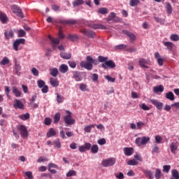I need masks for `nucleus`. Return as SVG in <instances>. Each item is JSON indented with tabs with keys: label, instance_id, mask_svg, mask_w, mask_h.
I'll use <instances>...</instances> for the list:
<instances>
[{
	"label": "nucleus",
	"instance_id": "nucleus-1",
	"mask_svg": "<svg viewBox=\"0 0 179 179\" xmlns=\"http://www.w3.org/2000/svg\"><path fill=\"white\" fill-rule=\"evenodd\" d=\"M93 64L94 65H99V61L93 59L92 56H87L86 61H82L80 63V66L85 68L87 71H92V69H93Z\"/></svg>",
	"mask_w": 179,
	"mask_h": 179
},
{
	"label": "nucleus",
	"instance_id": "nucleus-2",
	"mask_svg": "<svg viewBox=\"0 0 179 179\" xmlns=\"http://www.w3.org/2000/svg\"><path fill=\"white\" fill-rule=\"evenodd\" d=\"M67 115H66L64 118V122L68 125H73L76 122L75 119L72 118L71 113L69 110H66Z\"/></svg>",
	"mask_w": 179,
	"mask_h": 179
},
{
	"label": "nucleus",
	"instance_id": "nucleus-3",
	"mask_svg": "<svg viewBox=\"0 0 179 179\" xmlns=\"http://www.w3.org/2000/svg\"><path fill=\"white\" fill-rule=\"evenodd\" d=\"M149 141H150V138L143 136L142 138L138 137L136 139L135 142H136V144L138 145V146H141V145H146V143H148Z\"/></svg>",
	"mask_w": 179,
	"mask_h": 179
},
{
	"label": "nucleus",
	"instance_id": "nucleus-4",
	"mask_svg": "<svg viewBox=\"0 0 179 179\" xmlns=\"http://www.w3.org/2000/svg\"><path fill=\"white\" fill-rule=\"evenodd\" d=\"M115 164V158H108L102 161L101 165L103 167H110L111 166H114Z\"/></svg>",
	"mask_w": 179,
	"mask_h": 179
},
{
	"label": "nucleus",
	"instance_id": "nucleus-5",
	"mask_svg": "<svg viewBox=\"0 0 179 179\" xmlns=\"http://www.w3.org/2000/svg\"><path fill=\"white\" fill-rule=\"evenodd\" d=\"M80 33H82V34H83V36H85L89 38H93L96 36V33L92 30L83 29H80Z\"/></svg>",
	"mask_w": 179,
	"mask_h": 179
},
{
	"label": "nucleus",
	"instance_id": "nucleus-6",
	"mask_svg": "<svg viewBox=\"0 0 179 179\" xmlns=\"http://www.w3.org/2000/svg\"><path fill=\"white\" fill-rule=\"evenodd\" d=\"M12 10L13 13H15V15L18 16V17H21V19H23V17H24V15H23V12L22 11L20 7L17 6H13Z\"/></svg>",
	"mask_w": 179,
	"mask_h": 179
},
{
	"label": "nucleus",
	"instance_id": "nucleus-7",
	"mask_svg": "<svg viewBox=\"0 0 179 179\" xmlns=\"http://www.w3.org/2000/svg\"><path fill=\"white\" fill-rule=\"evenodd\" d=\"M26 43V40L24 38H18L14 41L13 47L15 51H19V45L20 44H24Z\"/></svg>",
	"mask_w": 179,
	"mask_h": 179
},
{
	"label": "nucleus",
	"instance_id": "nucleus-8",
	"mask_svg": "<svg viewBox=\"0 0 179 179\" xmlns=\"http://www.w3.org/2000/svg\"><path fill=\"white\" fill-rule=\"evenodd\" d=\"M122 33L127 36V37H129L130 40V43H135V40H136V36H135V34H134L132 32H130L127 30H123L122 31Z\"/></svg>",
	"mask_w": 179,
	"mask_h": 179
},
{
	"label": "nucleus",
	"instance_id": "nucleus-9",
	"mask_svg": "<svg viewBox=\"0 0 179 179\" xmlns=\"http://www.w3.org/2000/svg\"><path fill=\"white\" fill-rule=\"evenodd\" d=\"M115 63L113 60H108L101 65V67L103 68V69H108V68L113 69V68H115Z\"/></svg>",
	"mask_w": 179,
	"mask_h": 179
},
{
	"label": "nucleus",
	"instance_id": "nucleus-10",
	"mask_svg": "<svg viewBox=\"0 0 179 179\" xmlns=\"http://www.w3.org/2000/svg\"><path fill=\"white\" fill-rule=\"evenodd\" d=\"M18 129L20 131L21 136L23 138H27V136H29V132H27V128H26V126L20 125Z\"/></svg>",
	"mask_w": 179,
	"mask_h": 179
},
{
	"label": "nucleus",
	"instance_id": "nucleus-11",
	"mask_svg": "<svg viewBox=\"0 0 179 179\" xmlns=\"http://www.w3.org/2000/svg\"><path fill=\"white\" fill-rule=\"evenodd\" d=\"M88 27L94 30H97V29H100L101 30H106L107 27L106 26L101 24H89Z\"/></svg>",
	"mask_w": 179,
	"mask_h": 179
},
{
	"label": "nucleus",
	"instance_id": "nucleus-12",
	"mask_svg": "<svg viewBox=\"0 0 179 179\" xmlns=\"http://www.w3.org/2000/svg\"><path fill=\"white\" fill-rule=\"evenodd\" d=\"M150 101L151 104L156 107L157 110H162L163 108V103L156 99H150Z\"/></svg>",
	"mask_w": 179,
	"mask_h": 179
},
{
	"label": "nucleus",
	"instance_id": "nucleus-13",
	"mask_svg": "<svg viewBox=\"0 0 179 179\" xmlns=\"http://www.w3.org/2000/svg\"><path fill=\"white\" fill-rule=\"evenodd\" d=\"M14 108H19L20 110H22L24 107V104H23V102H22L19 99H15L14 104H13Z\"/></svg>",
	"mask_w": 179,
	"mask_h": 179
},
{
	"label": "nucleus",
	"instance_id": "nucleus-14",
	"mask_svg": "<svg viewBox=\"0 0 179 179\" xmlns=\"http://www.w3.org/2000/svg\"><path fill=\"white\" fill-rule=\"evenodd\" d=\"M72 78L76 80V82H80L83 79L82 76L80 75V72L76 71L73 72Z\"/></svg>",
	"mask_w": 179,
	"mask_h": 179
},
{
	"label": "nucleus",
	"instance_id": "nucleus-15",
	"mask_svg": "<svg viewBox=\"0 0 179 179\" xmlns=\"http://www.w3.org/2000/svg\"><path fill=\"white\" fill-rule=\"evenodd\" d=\"M15 34H13V30H5L4 31V37L6 40H9V38H13Z\"/></svg>",
	"mask_w": 179,
	"mask_h": 179
},
{
	"label": "nucleus",
	"instance_id": "nucleus-16",
	"mask_svg": "<svg viewBox=\"0 0 179 179\" xmlns=\"http://www.w3.org/2000/svg\"><path fill=\"white\" fill-rule=\"evenodd\" d=\"M62 24H76V20H62L59 21Z\"/></svg>",
	"mask_w": 179,
	"mask_h": 179
},
{
	"label": "nucleus",
	"instance_id": "nucleus-17",
	"mask_svg": "<svg viewBox=\"0 0 179 179\" xmlns=\"http://www.w3.org/2000/svg\"><path fill=\"white\" fill-rule=\"evenodd\" d=\"M125 156H132L134 155V148L126 147L124 148Z\"/></svg>",
	"mask_w": 179,
	"mask_h": 179
},
{
	"label": "nucleus",
	"instance_id": "nucleus-18",
	"mask_svg": "<svg viewBox=\"0 0 179 179\" xmlns=\"http://www.w3.org/2000/svg\"><path fill=\"white\" fill-rule=\"evenodd\" d=\"M50 83L52 87H58L59 86V81L57 78H50Z\"/></svg>",
	"mask_w": 179,
	"mask_h": 179
},
{
	"label": "nucleus",
	"instance_id": "nucleus-19",
	"mask_svg": "<svg viewBox=\"0 0 179 179\" xmlns=\"http://www.w3.org/2000/svg\"><path fill=\"white\" fill-rule=\"evenodd\" d=\"M171 152L176 155V151L178 150V143H172L170 144Z\"/></svg>",
	"mask_w": 179,
	"mask_h": 179
},
{
	"label": "nucleus",
	"instance_id": "nucleus-20",
	"mask_svg": "<svg viewBox=\"0 0 179 179\" xmlns=\"http://www.w3.org/2000/svg\"><path fill=\"white\" fill-rule=\"evenodd\" d=\"M138 64L141 66V68H145V69H148L149 66H148V61L145 59H140L138 61Z\"/></svg>",
	"mask_w": 179,
	"mask_h": 179
},
{
	"label": "nucleus",
	"instance_id": "nucleus-21",
	"mask_svg": "<svg viewBox=\"0 0 179 179\" xmlns=\"http://www.w3.org/2000/svg\"><path fill=\"white\" fill-rule=\"evenodd\" d=\"M59 71L62 73H66V72H68V71H69V68L68 67V65L63 64L60 65V66L59 68Z\"/></svg>",
	"mask_w": 179,
	"mask_h": 179
},
{
	"label": "nucleus",
	"instance_id": "nucleus-22",
	"mask_svg": "<svg viewBox=\"0 0 179 179\" xmlns=\"http://www.w3.org/2000/svg\"><path fill=\"white\" fill-rule=\"evenodd\" d=\"M12 92L15 96V97H20L22 96V92L17 89V87L13 86L12 87Z\"/></svg>",
	"mask_w": 179,
	"mask_h": 179
},
{
	"label": "nucleus",
	"instance_id": "nucleus-23",
	"mask_svg": "<svg viewBox=\"0 0 179 179\" xmlns=\"http://www.w3.org/2000/svg\"><path fill=\"white\" fill-rule=\"evenodd\" d=\"M153 92L154 93H162V92H164V87L162 85L155 86L153 88Z\"/></svg>",
	"mask_w": 179,
	"mask_h": 179
},
{
	"label": "nucleus",
	"instance_id": "nucleus-24",
	"mask_svg": "<svg viewBox=\"0 0 179 179\" xmlns=\"http://www.w3.org/2000/svg\"><path fill=\"white\" fill-rule=\"evenodd\" d=\"M0 20L1 23L5 24L8 22V17L6 16V14L4 13H2V11L0 10Z\"/></svg>",
	"mask_w": 179,
	"mask_h": 179
},
{
	"label": "nucleus",
	"instance_id": "nucleus-25",
	"mask_svg": "<svg viewBox=\"0 0 179 179\" xmlns=\"http://www.w3.org/2000/svg\"><path fill=\"white\" fill-rule=\"evenodd\" d=\"M15 69L16 75H17V76H20V70L22 69V66H20V64L17 61H15Z\"/></svg>",
	"mask_w": 179,
	"mask_h": 179
},
{
	"label": "nucleus",
	"instance_id": "nucleus-26",
	"mask_svg": "<svg viewBox=\"0 0 179 179\" xmlns=\"http://www.w3.org/2000/svg\"><path fill=\"white\" fill-rule=\"evenodd\" d=\"M55 135H57V131H55L53 128H50L47 132L46 136L47 138H51L52 136H55Z\"/></svg>",
	"mask_w": 179,
	"mask_h": 179
},
{
	"label": "nucleus",
	"instance_id": "nucleus-27",
	"mask_svg": "<svg viewBox=\"0 0 179 179\" xmlns=\"http://www.w3.org/2000/svg\"><path fill=\"white\" fill-rule=\"evenodd\" d=\"M60 57L61 58H63V59H71V58H72V55L71 53L62 52L60 53Z\"/></svg>",
	"mask_w": 179,
	"mask_h": 179
},
{
	"label": "nucleus",
	"instance_id": "nucleus-28",
	"mask_svg": "<svg viewBox=\"0 0 179 179\" xmlns=\"http://www.w3.org/2000/svg\"><path fill=\"white\" fill-rule=\"evenodd\" d=\"M164 45H165L169 51H173V48H174V43L172 42H164Z\"/></svg>",
	"mask_w": 179,
	"mask_h": 179
},
{
	"label": "nucleus",
	"instance_id": "nucleus-29",
	"mask_svg": "<svg viewBox=\"0 0 179 179\" xmlns=\"http://www.w3.org/2000/svg\"><path fill=\"white\" fill-rule=\"evenodd\" d=\"M48 38L49 40L51 41V43H52V44H55L56 45H58V44H59V38H55L54 37H52V36L51 35H48Z\"/></svg>",
	"mask_w": 179,
	"mask_h": 179
},
{
	"label": "nucleus",
	"instance_id": "nucleus-30",
	"mask_svg": "<svg viewBox=\"0 0 179 179\" xmlns=\"http://www.w3.org/2000/svg\"><path fill=\"white\" fill-rule=\"evenodd\" d=\"M172 176L170 179H179V173L176 169H173L171 171Z\"/></svg>",
	"mask_w": 179,
	"mask_h": 179
},
{
	"label": "nucleus",
	"instance_id": "nucleus-31",
	"mask_svg": "<svg viewBox=\"0 0 179 179\" xmlns=\"http://www.w3.org/2000/svg\"><path fill=\"white\" fill-rule=\"evenodd\" d=\"M18 118L22 120V121H26L30 118V113H27L25 114H22L18 116Z\"/></svg>",
	"mask_w": 179,
	"mask_h": 179
},
{
	"label": "nucleus",
	"instance_id": "nucleus-32",
	"mask_svg": "<svg viewBox=\"0 0 179 179\" xmlns=\"http://www.w3.org/2000/svg\"><path fill=\"white\" fill-rule=\"evenodd\" d=\"M166 99H168V100H170L171 101H174V94L172 92H169L165 95Z\"/></svg>",
	"mask_w": 179,
	"mask_h": 179
},
{
	"label": "nucleus",
	"instance_id": "nucleus-33",
	"mask_svg": "<svg viewBox=\"0 0 179 179\" xmlns=\"http://www.w3.org/2000/svg\"><path fill=\"white\" fill-rule=\"evenodd\" d=\"M143 173L147 178L153 179V173H152V171L144 170Z\"/></svg>",
	"mask_w": 179,
	"mask_h": 179
},
{
	"label": "nucleus",
	"instance_id": "nucleus-34",
	"mask_svg": "<svg viewBox=\"0 0 179 179\" xmlns=\"http://www.w3.org/2000/svg\"><path fill=\"white\" fill-rule=\"evenodd\" d=\"M166 9L168 15H171V13H173V7H171V4H170V3H166Z\"/></svg>",
	"mask_w": 179,
	"mask_h": 179
},
{
	"label": "nucleus",
	"instance_id": "nucleus-35",
	"mask_svg": "<svg viewBox=\"0 0 179 179\" xmlns=\"http://www.w3.org/2000/svg\"><path fill=\"white\" fill-rule=\"evenodd\" d=\"M94 127H96V125H94V124L87 125L84 128V131H85V132L90 134V132H92V128H94Z\"/></svg>",
	"mask_w": 179,
	"mask_h": 179
},
{
	"label": "nucleus",
	"instance_id": "nucleus-36",
	"mask_svg": "<svg viewBox=\"0 0 179 179\" xmlns=\"http://www.w3.org/2000/svg\"><path fill=\"white\" fill-rule=\"evenodd\" d=\"M155 179L162 178V171L160 169H157L155 170Z\"/></svg>",
	"mask_w": 179,
	"mask_h": 179
},
{
	"label": "nucleus",
	"instance_id": "nucleus-37",
	"mask_svg": "<svg viewBox=\"0 0 179 179\" xmlns=\"http://www.w3.org/2000/svg\"><path fill=\"white\" fill-rule=\"evenodd\" d=\"M59 120H61V114L57 113L54 116V124H58V122H59Z\"/></svg>",
	"mask_w": 179,
	"mask_h": 179
},
{
	"label": "nucleus",
	"instance_id": "nucleus-38",
	"mask_svg": "<svg viewBox=\"0 0 179 179\" xmlns=\"http://www.w3.org/2000/svg\"><path fill=\"white\" fill-rule=\"evenodd\" d=\"M128 166H138L139 164V162H137L136 159H130L129 162H127Z\"/></svg>",
	"mask_w": 179,
	"mask_h": 179
},
{
	"label": "nucleus",
	"instance_id": "nucleus-39",
	"mask_svg": "<svg viewBox=\"0 0 179 179\" xmlns=\"http://www.w3.org/2000/svg\"><path fill=\"white\" fill-rule=\"evenodd\" d=\"M91 152L92 153H98L99 152V145H93L92 146L91 145Z\"/></svg>",
	"mask_w": 179,
	"mask_h": 179
},
{
	"label": "nucleus",
	"instance_id": "nucleus-40",
	"mask_svg": "<svg viewBox=\"0 0 179 179\" xmlns=\"http://www.w3.org/2000/svg\"><path fill=\"white\" fill-rule=\"evenodd\" d=\"M141 2V0H130L129 5L130 6H137V5H139V3Z\"/></svg>",
	"mask_w": 179,
	"mask_h": 179
},
{
	"label": "nucleus",
	"instance_id": "nucleus-41",
	"mask_svg": "<svg viewBox=\"0 0 179 179\" xmlns=\"http://www.w3.org/2000/svg\"><path fill=\"white\" fill-rule=\"evenodd\" d=\"M50 75L54 78H57L58 76V69L54 68L50 71Z\"/></svg>",
	"mask_w": 179,
	"mask_h": 179
},
{
	"label": "nucleus",
	"instance_id": "nucleus-42",
	"mask_svg": "<svg viewBox=\"0 0 179 179\" xmlns=\"http://www.w3.org/2000/svg\"><path fill=\"white\" fill-rule=\"evenodd\" d=\"M85 1L83 0H76L73 1V6H79V5H83Z\"/></svg>",
	"mask_w": 179,
	"mask_h": 179
},
{
	"label": "nucleus",
	"instance_id": "nucleus-43",
	"mask_svg": "<svg viewBox=\"0 0 179 179\" xmlns=\"http://www.w3.org/2000/svg\"><path fill=\"white\" fill-rule=\"evenodd\" d=\"M98 12L101 15H107V13H108V9H107V8H101L99 9Z\"/></svg>",
	"mask_w": 179,
	"mask_h": 179
},
{
	"label": "nucleus",
	"instance_id": "nucleus-44",
	"mask_svg": "<svg viewBox=\"0 0 179 179\" xmlns=\"http://www.w3.org/2000/svg\"><path fill=\"white\" fill-rule=\"evenodd\" d=\"M9 64V59L6 57H3L0 62V65H8Z\"/></svg>",
	"mask_w": 179,
	"mask_h": 179
},
{
	"label": "nucleus",
	"instance_id": "nucleus-45",
	"mask_svg": "<svg viewBox=\"0 0 179 179\" xmlns=\"http://www.w3.org/2000/svg\"><path fill=\"white\" fill-rule=\"evenodd\" d=\"M67 38H69V40H71V41H76V40H78V36L69 34Z\"/></svg>",
	"mask_w": 179,
	"mask_h": 179
},
{
	"label": "nucleus",
	"instance_id": "nucleus-46",
	"mask_svg": "<svg viewBox=\"0 0 179 179\" xmlns=\"http://www.w3.org/2000/svg\"><path fill=\"white\" fill-rule=\"evenodd\" d=\"M37 85H38V87L41 89L43 88L44 86H45V82H44V80H38L37 81Z\"/></svg>",
	"mask_w": 179,
	"mask_h": 179
},
{
	"label": "nucleus",
	"instance_id": "nucleus-47",
	"mask_svg": "<svg viewBox=\"0 0 179 179\" xmlns=\"http://www.w3.org/2000/svg\"><path fill=\"white\" fill-rule=\"evenodd\" d=\"M31 73L34 75V76H38L40 72L36 67H34L31 70Z\"/></svg>",
	"mask_w": 179,
	"mask_h": 179
},
{
	"label": "nucleus",
	"instance_id": "nucleus-48",
	"mask_svg": "<svg viewBox=\"0 0 179 179\" xmlns=\"http://www.w3.org/2000/svg\"><path fill=\"white\" fill-rule=\"evenodd\" d=\"M98 60H99V62H107V61H108V57H103V56H99Z\"/></svg>",
	"mask_w": 179,
	"mask_h": 179
},
{
	"label": "nucleus",
	"instance_id": "nucleus-49",
	"mask_svg": "<svg viewBox=\"0 0 179 179\" xmlns=\"http://www.w3.org/2000/svg\"><path fill=\"white\" fill-rule=\"evenodd\" d=\"M139 107L142 108V110H144V111H149L150 110V108L145 103H141L139 105Z\"/></svg>",
	"mask_w": 179,
	"mask_h": 179
},
{
	"label": "nucleus",
	"instance_id": "nucleus-50",
	"mask_svg": "<svg viewBox=\"0 0 179 179\" xmlns=\"http://www.w3.org/2000/svg\"><path fill=\"white\" fill-rule=\"evenodd\" d=\"M171 41H179V36L177 34H172L170 36Z\"/></svg>",
	"mask_w": 179,
	"mask_h": 179
},
{
	"label": "nucleus",
	"instance_id": "nucleus-51",
	"mask_svg": "<svg viewBox=\"0 0 179 179\" xmlns=\"http://www.w3.org/2000/svg\"><path fill=\"white\" fill-rule=\"evenodd\" d=\"M54 145H55V148H56V149H59L61 148V141H59V140H56L53 142Z\"/></svg>",
	"mask_w": 179,
	"mask_h": 179
},
{
	"label": "nucleus",
	"instance_id": "nucleus-52",
	"mask_svg": "<svg viewBox=\"0 0 179 179\" xmlns=\"http://www.w3.org/2000/svg\"><path fill=\"white\" fill-rule=\"evenodd\" d=\"M80 90H82V92H86V90H87V85L83 83L80 84Z\"/></svg>",
	"mask_w": 179,
	"mask_h": 179
},
{
	"label": "nucleus",
	"instance_id": "nucleus-53",
	"mask_svg": "<svg viewBox=\"0 0 179 179\" xmlns=\"http://www.w3.org/2000/svg\"><path fill=\"white\" fill-rule=\"evenodd\" d=\"M18 33V37H24L26 36V31L23 29H20L17 31Z\"/></svg>",
	"mask_w": 179,
	"mask_h": 179
},
{
	"label": "nucleus",
	"instance_id": "nucleus-54",
	"mask_svg": "<svg viewBox=\"0 0 179 179\" xmlns=\"http://www.w3.org/2000/svg\"><path fill=\"white\" fill-rule=\"evenodd\" d=\"M170 169H171V166L170 165H164L163 166V172L169 173L170 171Z\"/></svg>",
	"mask_w": 179,
	"mask_h": 179
},
{
	"label": "nucleus",
	"instance_id": "nucleus-55",
	"mask_svg": "<svg viewBox=\"0 0 179 179\" xmlns=\"http://www.w3.org/2000/svg\"><path fill=\"white\" fill-rule=\"evenodd\" d=\"M84 147V149L86 150H90V149L92 148V144H90V143H85L84 145H83Z\"/></svg>",
	"mask_w": 179,
	"mask_h": 179
},
{
	"label": "nucleus",
	"instance_id": "nucleus-56",
	"mask_svg": "<svg viewBox=\"0 0 179 179\" xmlns=\"http://www.w3.org/2000/svg\"><path fill=\"white\" fill-rule=\"evenodd\" d=\"M91 79L92 80H93V82H97V80H99V74L97 73L92 74Z\"/></svg>",
	"mask_w": 179,
	"mask_h": 179
},
{
	"label": "nucleus",
	"instance_id": "nucleus-57",
	"mask_svg": "<svg viewBox=\"0 0 179 179\" xmlns=\"http://www.w3.org/2000/svg\"><path fill=\"white\" fill-rule=\"evenodd\" d=\"M66 177H72L73 176H76V171L71 170L66 173Z\"/></svg>",
	"mask_w": 179,
	"mask_h": 179
},
{
	"label": "nucleus",
	"instance_id": "nucleus-58",
	"mask_svg": "<svg viewBox=\"0 0 179 179\" xmlns=\"http://www.w3.org/2000/svg\"><path fill=\"white\" fill-rule=\"evenodd\" d=\"M25 176L27 177V178L26 179H33V173H31V171H27L25 173Z\"/></svg>",
	"mask_w": 179,
	"mask_h": 179
},
{
	"label": "nucleus",
	"instance_id": "nucleus-59",
	"mask_svg": "<svg viewBox=\"0 0 179 179\" xmlns=\"http://www.w3.org/2000/svg\"><path fill=\"white\" fill-rule=\"evenodd\" d=\"M127 47V45L120 44L115 47V50H124Z\"/></svg>",
	"mask_w": 179,
	"mask_h": 179
},
{
	"label": "nucleus",
	"instance_id": "nucleus-60",
	"mask_svg": "<svg viewBox=\"0 0 179 179\" xmlns=\"http://www.w3.org/2000/svg\"><path fill=\"white\" fill-rule=\"evenodd\" d=\"M57 101L58 103H62V101H64V96L59 95V94H57Z\"/></svg>",
	"mask_w": 179,
	"mask_h": 179
},
{
	"label": "nucleus",
	"instance_id": "nucleus-61",
	"mask_svg": "<svg viewBox=\"0 0 179 179\" xmlns=\"http://www.w3.org/2000/svg\"><path fill=\"white\" fill-rule=\"evenodd\" d=\"M51 122H52L51 118L46 117L45 119V122H44L45 125H51Z\"/></svg>",
	"mask_w": 179,
	"mask_h": 179
},
{
	"label": "nucleus",
	"instance_id": "nucleus-62",
	"mask_svg": "<svg viewBox=\"0 0 179 179\" xmlns=\"http://www.w3.org/2000/svg\"><path fill=\"white\" fill-rule=\"evenodd\" d=\"M165 59L164 58H158L157 62L159 66H163V64L164 62Z\"/></svg>",
	"mask_w": 179,
	"mask_h": 179
},
{
	"label": "nucleus",
	"instance_id": "nucleus-63",
	"mask_svg": "<svg viewBox=\"0 0 179 179\" xmlns=\"http://www.w3.org/2000/svg\"><path fill=\"white\" fill-rule=\"evenodd\" d=\"M97 143L101 145H106V138H101L98 140Z\"/></svg>",
	"mask_w": 179,
	"mask_h": 179
},
{
	"label": "nucleus",
	"instance_id": "nucleus-64",
	"mask_svg": "<svg viewBox=\"0 0 179 179\" xmlns=\"http://www.w3.org/2000/svg\"><path fill=\"white\" fill-rule=\"evenodd\" d=\"M69 65L71 68H76V63L73 61H69Z\"/></svg>",
	"mask_w": 179,
	"mask_h": 179
}]
</instances>
